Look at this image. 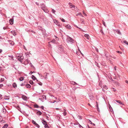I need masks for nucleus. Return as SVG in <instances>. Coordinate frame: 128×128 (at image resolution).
Listing matches in <instances>:
<instances>
[{"instance_id": "5", "label": "nucleus", "mask_w": 128, "mask_h": 128, "mask_svg": "<svg viewBox=\"0 0 128 128\" xmlns=\"http://www.w3.org/2000/svg\"><path fill=\"white\" fill-rule=\"evenodd\" d=\"M58 49L61 52L63 51L64 50L63 47L62 45H59L58 46Z\"/></svg>"}, {"instance_id": "61", "label": "nucleus", "mask_w": 128, "mask_h": 128, "mask_svg": "<svg viewBox=\"0 0 128 128\" xmlns=\"http://www.w3.org/2000/svg\"><path fill=\"white\" fill-rule=\"evenodd\" d=\"M30 65H31V66H32V64L31 63H30Z\"/></svg>"}, {"instance_id": "49", "label": "nucleus", "mask_w": 128, "mask_h": 128, "mask_svg": "<svg viewBox=\"0 0 128 128\" xmlns=\"http://www.w3.org/2000/svg\"><path fill=\"white\" fill-rule=\"evenodd\" d=\"M95 50H96V52H98V49L97 48H95Z\"/></svg>"}, {"instance_id": "6", "label": "nucleus", "mask_w": 128, "mask_h": 128, "mask_svg": "<svg viewBox=\"0 0 128 128\" xmlns=\"http://www.w3.org/2000/svg\"><path fill=\"white\" fill-rule=\"evenodd\" d=\"M1 110L2 112L4 114H5L6 112V109L4 107H2V108L1 109Z\"/></svg>"}, {"instance_id": "14", "label": "nucleus", "mask_w": 128, "mask_h": 128, "mask_svg": "<svg viewBox=\"0 0 128 128\" xmlns=\"http://www.w3.org/2000/svg\"><path fill=\"white\" fill-rule=\"evenodd\" d=\"M65 27L66 28L69 29H70L71 28V26L69 24L66 25L65 26Z\"/></svg>"}, {"instance_id": "42", "label": "nucleus", "mask_w": 128, "mask_h": 128, "mask_svg": "<svg viewBox=\"0 0 128 128\" xmlns=\"http://www.w3.org/2000/svg\"><path fill=\"white\" fill-rule=\"evenodd\" d=\"M52 11L53 13H54L56 12V11L53 9H52Z\"/></svg>"}, {"instance_id": "59", "label": "nucleus", "mask_w": 128, "mask_h": 128, "mask_svg": "<svg viewBox=\"0 0 128 128\" xmlns=\"http://www.w3.org/2000/svg\"><path fill=\"white\" fill-rule=\"evenodd\" d=\"M100 32H102V34H104V33H103V32L102 30H101Z\"/></svg>"}, {"instance_id": "12", "label": "nucleus", "mask_w": 128, "mask_h": 128, "mask_svg": "<svg viewBox=\"0 0 128 128\" xmlns=\"http://www.w3.org/2000/svg\"><path fill=\"white\" fill-rule=\"evenodd\" d=\"M8 42L9 44H10L12 45H13L14 44V42L12 41L11 40H8Z\"/></svg>"}, {"instance_id": "43", "label": "nucleus", "mask_w": 128, "mask_h": 128, "mask_svg": "<svg viewBox=\"0 0 128 128\" xmlns=\"http://www.w3.org/2000/svg\"><path fill=\"white\" fill-rule=\"evenodd\" d=\"M112 90L113 91H114L115 92L116 91V89L114 88H112Z\"/></svg>"}, {"instance_id": "18", "label": "nucleus", "mask_w": 128, "mask_h": 128, "mask_svg": "<svg viewBox=\"0 0 128 128\" xmlns=\"http://www.w3.org/2000/svg\"><path fill=\"white\" fill-rule=\"evenodd\" d=\"M84 36L86 37L88 40H89L90 39V36L89 35L87 34H85L84 35Z\"/></svg>"}, {"instance_id": "15", "label": "nucleus", "mask_w": 128, "mask_h": 128, "mask_svg": "<svg viewBox=\"0 0 128 128\" xmlns=\"http://www.w3.org/2000/svg\"><path fill=\"white\" fill-rule=\"evenodd\" d=\"M56 40L55 39H53L50 42H48V43L49 44L50 42H52L54 44H56Z\"/></svg>"}, {"instance_id": "62", "label": "nucleus", "mask_w": 128, "mask_h": 128, "mask_svg": "<svg viewBox=\"0 0 128 128\" xmlns=\"http://www.w3.org/2000/svg\"><path fill=\"white\" fill-rule=\"evenodd\" d=\"M56 109L57 110H59V108H56Z\"/></svg>"}, {"instance_id": "39", "label": "nucleus", "mask_w": 128, "mask_h": 128, "mask_svg": "<svg viewBox=\"0 0 128 128\" xmlns=\"http://www.w3.org/2000/svg\"><path fill=\"white\" fill-rule=\"evenodd\" d=\"M96 103L97 104H96V107L98 109V111H99V108L98 107V104H97V102H96Z\"/></svg>"}, {"instance_id": "46", "label": "nucleus", "mask_w": 128, "mask_h": 128, "mask_svg": "<svg viewBox=\"0 0 128 128\" xmlns=\"http://www.w3.org/2000/svg\"><path fill=\"white\" fill-rule=\"evenodd\" d=\"M83 13L84 14V15L85 16H87L86 14L85 13H84V11L83 12Z\"/></svg>"}, {"instance_id": "17", "label": "nucleus", "mask_w": 128, "mask_h": 128, "mask_svg": "<svg viewBox=\"0 0 128 128\" xmlns=\"http://www.w3.org/2000/svg\"><path fill=\"white\" fill-rule=\"evenodd\" d=\"M69 4L70 5V7L72 8H74L75 6L74 5H72L71 3H69Z\"/></svg>"}, {"instance_id": "52", "label": "nucleus", "mask_w": 128, "mask_h": 128, "mask_svg": "<svg viewBox=\"0 0 128 128\" xmlns=\"http://www.w3.org/2000/svg\"><path fill=\"white\" fill-rule=\"evenodd\" d=\"M44 75L46 76H47V74L46 73H45L44 74Z\"/></svg>"}, {"instance_id": "56", "label": "nucleus", "mask_w": 128, "mask_h": 128, "mask_svg": "<svg viewBox=\"0 0 128 128\" xmlns=\"http://www.w3.org/2000/svg\"><path fill=\"white\" fill-rule=\"evenodd\" d=\"M125 82H126V83H127V84H128V80H126L125 81Z\"/></svg>"}, {"instance_id": "48", "label": "nucleus", "mask_w": 128, "mask_h": 128, "mask_svg": "<svg viewBox=\"0 0 128 128\" xmlns=\"http://www.w3.org/2000/svg\"><path fill=\"white\" fill-rule=\"evenodd\" d=\"M38 28L41 30H42V27H39Z\"/></svg>"}, {"instance_id": "3", "label": "nucleus", "mask_w": 128, "mask_h": 128, "mask_svg": "<svg viewBox=\"0 0 128 128\" xmlns=\"http://www.w3.org/2000/svg\"><path fill=\"white\" fill-rule=\"evenodd\" d=\"M42 123L44 125H45V128H50L48 126L45 120H42Z\"/></svg>"}, {"instance_id": "35", "label": "nucleus", "mask_w": 128, "mask_h": 128, "mask_svg": "<svg viewBox=\"0 0 128 128\" xmlns=\"http://www.w3.org/2000/svg\"><path fill=\"white\" fill-rule=\"evenodd\" d=\"M124 43L128 45V43L127 41L126 40H124Z\"/></svg>"}, {"instance_id": "8", "label": "nucleus", "mask_w": 128, "mask_h": 128, "mask_svg": "<svg viewBox=\"0 0 128 128\" xmlns=\"http://www.w3.org/2000/svg\"><path fill=\"white\" fill-rule=\"evenodd\" d=\"M32 123L35 124L38 128H39L40 126L37 123H36V122L34 121V120H32Z\"/></svg>"}, {"instance_id": "40", "label": "nucleus", "mask_w": 128, "mask_h": 128, "mask_svg": "<svg viewBox=\"0 0 128 128\" xmlns=\"http://www.w3.org/2000/svg\"><path fill=\"white\" fill-rule=\"evenodd\" d=\"M63 114L64 116H65L66 114V112H64L63 113Z\"/></svg>"}, {"instance_id": "50", "label": "nucleus", "mask_w": 128, "mask_h": 128, "mask_svg": "<svg viewBox=\"0 0 128 128\" xmlns=\"http://www.w3.org/2000/svg\"><path fill=\"white\" fill-rule=\"evenodd\" d=\"M117 52L118 53L122 54V52L120 51H117Z\"/></svg>"}, {"instance_id": "41", "label": "nucleus", "mask_w": 128, "mask_h": 128, "mask_svg": "<svg viewBox=\"0 0 128 128\" xmlns=\"http://www.w3.org/2000/svg\"><path fill=\"white\" fill-rule=\"evenodd\" d=\"M4 80V78H1L0 80V82H2Z\"/></svg>"}, {"instance_id": "54", "label": "nucleus", "mask_w": 128, "mask_h": 128, "mask_svg": "<svg viewBox=\"0 0 128 128\" xmlns=\"http://www.w3.org/2000/svg\"><path fill=\"white\" fill-rule=\"evenodd\" d=\"M24 84L23 83L21 84V86H24Z\"/></svg>"}, {"instance_id": "28", "label": "nucleus", "mask_w": 128, "mask_h": 128, "mask_svg": "<svg viewBox=\"0 0 128 128\" xmlns=\"http://www.w3.org/2000/svg\"><path fill=\"white\" fill-rule=\"evenodd\" d=\"M8 126V124H6L4 125L2 128H6Z\"/></svg>"}, {"instance_id": "29", "label": "nucleus", "mask_w": 128, "mask_h": 128, "mask_svg": "<svg viewBox=\"0 0 128 128\" xmlns=\"http://www.w3.org/2000/svg\"><path fill=\"white\" fill-rule=\"evenodd\" d=\"M19 80L20 81H22L24 80V77H21L20 78Z\"/></svg>"}, {"instance_id": "33", "label": "nucleus", "mask_w": 128, "mask_h": 128, "mask_svg": "<svg viewBox=\"0 0 128 128\" xmlns=\"http://www.w3.org/2000/svg\"><path fill=\"white\" fill-rule=\"evenodd\" d=\"M103 88L106 89H107L108 88V87L106 85L104 86H103Z\"/></svg>"}, {"instance_id": "60", "label": "nucleus", "mask_w": 128, "mask_h": 128, "mask_svg": "<svg viewBox=\"0 0 128 128\" xmlns=\"http://www.w3.org/2000/svg\"><path fill=\"white\" fill-rule=\"evenodd\" d=\"M33 73V72H32L31 71V72H30V74H32Z\"/></svg>"}, {"instance_id": "1", "label": "nucleus", "mask_w": 128, "mask_h": 128, "mask_svg": "<svg viewBox=\"0 0 128 128\" xmlns=\"http://www.w3.org/2000/svg\"><path fill=\"white\" fill-rule=\"evenodd\" d=\"M40 5L41 8L46 13L48 12V10L46 9V7L45 5L43 4V3H42Z\"/></svg>"}, {"instance_id": "9", "label": "nucleus", "mask_w": 128, "mask_h": 128, "mask_svg": "<svg viewBox=\"0 0 128 128\" xmlns=\"http://www.w3.org/2000/svg\"><path fill=\"white\" fill-rule=\"evenodd\" d=\"M24 59V57L23 56H21L20 57L18 58V60L21 62H22V61Z\"/></svg>"}, {"instance_id": "13", "label": "nucleus", "mask_w": 128, "mask_h": 128, "mask_svg": "<svg viewBox=\"0 0 128 128\" xmlns=\"http://www.w3.org/2000/svg\"><path fill=\"white\" fill-rule=\"evenodd\" d=\"M114 102L115 103L116 102H118V103H119L120 104H122V103L121 102L120 100H114Z\"/></svg>"}, {"instance_id": "38", "label": "nucleus", "mask_w": 128, "mask_h": 128, "mask_svg": "<svg viewBox=\"0 0 128 128\" xmlns=\"http://www.w3.org/2000/svg\"><path fill=\"white\" fill-rule=\"evenodd\" d=\"M42 98H43L44 99L45 98V100H46V96H45L44 95H43L42 96Z\"/></svg>"}, {"instance_id": "47", "label": "nucleus", "mask_w": 128, "mask_h": 128, "mask_svg": "<svg viewBox=\"0 0 128 128\" xmlns=\"http://www.w3.org/2000/svg\"><path fill=\"white\" fill-rule=\"evenodd\" d=\"M9 56L10 57V58H11V59H10V60H11L12 59V56Z\"/></svg>"}, {"instance_id": "64", "label": "nucleus", "mask_w": 128, "mask_h": 128, "mask_svg": "<svg viewBox=\"0 0 128 128\" xmlns=\"http://www.w3.org/2000/svg\"><path fill=\"white\" fill-rule=\"evenodd\" d=\"M92 124L94 126H95V124H94L92 123Z\"/></svg>"}, {"instance_id": "16", "label": "nucleus", "mask_w": 128, "mask_h": 128, "mask_svg": "<svg viewBox=\"0 0 128 128\" xmlns=\"http://www.w3.org/2000/svg\"><path fill=\"white\" fill-rule=\"evenodd\" d=\"M76 116L78 118H79L80 120H82V117L76 114Z\"/></svg>"}, {"instance_id": "53", "label": "nucleus", "mask_w": 128, "mask_h": 128, "mask_svg": "<svg viewBox=\"0 0 128 128\" xmlns=\"http://www.w3.org/2000/svg\"><path fill=\"white\" fill-rule=\"evenodd\" d=\"M36 4H37L38 6H39V4L37 2H36Z\"/></svg>"}, {"instance_id": "25", "label": "nucleus", "mask_w": 128, "mask_h": 128, "mask_svg": "<svg viewBox=\"0 0 128 128\" xmlns=\"http://www.w3.org/2000/svg\"><path fill=\"white\" fill-rule=\"evenodd\" d=\"M13 86L14 88H16L17 87V85L15 83H14L13 84Z\"/></svg>"}, {"instance_id": "51", "label": "nucleus", "mask_w": 128, "mask_h": 128, "mask_svg": "<svg viewBox=\"0 0 128 128\" xmlns=\"http://www.w3.org/2000/svg\"><path fill=\"white\" fill-rule=\"evenodd\" d=\"M40 108H42V110L44 109V107L43 106H41Z\"/></svg>"}, {"instance_id": "23", "label": "nucleus", "mask_w": 128, "mask_h": 128, "mask_svg": "<svg viewBox=\"0 0 128 128\" xmlns=\"http://www.w3.org/2000/svg\"><path fill=\"white\" fill-rule=\"evenodd\" d=\"M26 87L28 88H30L31 87L30 85L29 84H27L26 85Z\"/></svg>"}, {"instance_id": "20", "label": "nucleus", "mask_w": 128, "mask_h": 128, "mask_svg": "<svg viewBox=\"0 0 128 128\" xmlns=\"http://www.w3.org/2000/svg\"><path fill=\"white\" fill-rule=\"evenodd\" d=\"M36 114L37 115L40 116L41 115L42 113L40 111H38L36 112Z\"/></svg>"}, {"instance_id": "11", "label": "nucleus", "mask_w": 128, "mask_h": 128, "mask_svg": "<svg viewBox=\"0 0 128 128\" xmlns=\"http://www.w3.org/2000/svg\"><path fill=\"white\" fill-rule=\"evenodd\" d=\"M9 22L11 25L14 22V19L13 18L10 19L9 20Z\"/></svg>"}, {"instance_id": "34", "label": "nucleus", "mask_w": 128, "mask_h": 128, "mask_svg": "<svg viewBox=\"0 0 128 128\" xmlns=\"http://www.w3.org/2000/svg\"><path fill=\"white\" fill-rule=\"evenodd\" d=\"M80 21L83 24H84V20H82V19H81L80 20Z\"/></svg>"}, {"instance_id": "37", "label": "nucleus", "mask_w": 128, "mask_h": 128, "mask_svg": "<svg viewBox=\"0 0 128 128\" xmlns=\"http://www.w3.org/2000/svg\"><path fill=\"white\" fill-rule=\"evenodd\" d=\"M109 108L111 111H113L112 109L110 106L109 107Z\"/></svg>"}, {"instance_id": "45", "label": "nucleus", "mask_w": 128, "mask_h": 128, "mask_svg": "<svg viewBox=\"0 0 128 128\" xmlns=\"http://www.w3.org/2000/svg\"><path fill=\"white\" fill-rule=\"evenodd\" d=\"M3 84H0V88H1L3 86Z\"/></svg>"}, {"instance_id": "44", "label": "nucleus", "mask_w": 128, "mask_h": 128, "mask_svg": "<svg viewBox=\"0 0 128 128\" xmlns=\"http://www.w3.org/2000/svg\"><path fill=\"white\" fill-rule=\"evenodd\" d=\"M102 23H103V24H104V25L105 26H106L105 24V23L104 22V21L102 20Z\"/></svg>"}, {"instance_id": "31", "label": "nucleus", "mask_w": 128, "mask_h": 128, "mask_svg": "<svg viewBox=\"0 0 128 128\" xmlns=\"http://www.w3.org/2000/svg\"><path fill=\"white\" fill-rule=\"evenodd\" d=\"M78 15H80L81 16H82V17H83V16L82 15V14L81 13H79L78 14H77L76 15V16H78Z\"/></svg>"}, {"instance_id": "58", "label": "nucleus", "mask_w": 128, "mask_h": 128, "mask_svg": "<svg viewBox=\"0 0 128 128\" xmlns=\"http://www.w3.org/2000/svg\"><path fill=\"white\" fill-rule=\"evenodd\" d=\"M31 31L33 33H35V32L33 30H31Z\"/></svg>"}, {"instance_id": "4", "label": "nucleus", "mask_w": 128, "mask_h": 128, "mask_svg": "<svg viewBox=\"0 0 128 128\" xmlns=\"http://www.w3.org/2000/svg\"><path fill=\"white\" fill-rule=\"evenodd\" d=\"M54 23L57 26H60V24L59 23L58 21L56 20H53Z\"/></svg>"}, {"instance_id": "27", "label": "nucleus", "mask_w": 128, "mask_h": 128, "mask_svg": "<svg viewBox=\"0 0 128 128\" xmlns=\"http://www.w3.org/2000/svg\"><path fill=\"white\" fill-rule=\"evenodd\" d=\"M37 82H38V84L40 86H42V83L41 82L38 81V80H37Z\"/></svg>"}, {"instance_id": "21", "label": "nucleus", "mask_w": 128, "mask_h": 128, "mask_svg": "<svg viewBox=\"0 0 128 128\" xmlns=\"http://www.w3.org/2000/svg\"><path fill=\"white\" fill-rule=\"evenodd\" d=\"M9 98L8 96H4V98L5 100H9L10 98Z\"/></svg>"}, {"instance_id": "19", "label": "nucleus", "mask_w": 128, "mask_h": 128, "mask_svg": "<svg viewBox=\"0 0 128 128\" xmlns=\"http://www.w3.org/2000/svg\"><path fill=\"white\" fill-rule=\"evenodd\" d=\"M22 98L24 100H26L27 99V97L24 96H23L22 97Z\"/></svg>"}, {"instance_id": "30", "label": "nucleus", "mask_w": 128, "mask_h": 128, "mask_svg": "<svg viewBox=\"0 0 128 128\" xmlns=\"http://www.w3.org/2000/svg\"><path fill=\"white\" fill-rule=\"evenodd\" d=\"M34 106L35 108H40V106H39L37 104H35L34 105Z\"/></svg>"}, {"instance_id": "57", "label": "nucleus", "mask_w": 128, "mask_h": 128, "mask_svg": "<svg viewBox=\"0 0 128 128\" xmlns=\"http://www.w3.org/2000/svg\"><path fill=\"white\" fill-rule=\"evenodd\" d=\"M2 51V50L1 49H0V52H1Z\"/></svg>"}, {"instance_id": "7", "label": "nucleus", "mask_w": 128, "mask_h": 128, "mask_svg": "<svg viewBox=\"0 0 128 128\" xmlns=\"http://www.w3.org/2000/svg\"><path fill=\"white\" fill-rule=\"evenodd\" d=\"M114 32H116L118 34H119L121 35V33L120 32V30H114Z\"/></svg>"}, {"instance_id": "10", "label": "nucleus", "mask_w": 128, "mask_h": 128, "mask_svg": "<svg viewBox=\"0 0 128 128\" xmlns=\"http://www.w3.org/2000/svg\"><path fill=\"white\" fill-rule=\"evenodd\" d=\"M114 82L115 84L116 85V86H119L120 85V84L118 82L116 81H114Z\"/></svg>"}, {"instance_id": "32", "label": "nucleus", "mask_w": 128, "mask_h": 128, "mask_svg": "<svg viewBox=\"0 0 128 128\" xmlns=\"http://www.w3.org/2000/svg\"><path fill=\"white\" fill-rule=\"evenodd\" d=\"M29 83L31 84H34V82L30 80L29 81Z\"/></svg>"}, {"instance_id": "36", "label": "nucleus", "mask_w": 128, "mask_h": 128, "mask_svg": "<svg viewBox=\"0 0 128 128\" xmlns=\"http://www.w3.org/2000/svg\"><path fill=\"white\" fill-rule=\"evenodd\" d=\"M60 20H62V22H65V20L64 19H63V18H60Z\"/></svg>"}, {"instance_id": "2", "label": "nucleus", "mask_w": 128, "mask_h": 128, "mask_svg": "<svg viewBox=\"0 0 128 128\" xmlns=\"http://www.w3.org/2000/svg\"><path fill=\"white\" fill-rule=\"evenodd\" d=\"M67 41L68 43H71L72 44L74 41V40L71 37L68 36L67 38Z\"/></svg>"}, {"instance_id": "26", "label": "nucleus", "mask_w": 128, "mask_h": 128, "mask_svg": "<svg viewBox=\"0 0 128 128\" xmlns=\"http://www.w3.org/2000/svg\"><path fill=\"white\" fill-rule=\"evenodd\" d=\"M32 78L34 80H36V78L33 75L32 76Z\"/></svg>"}, {"instance_id": "22", "label": "nucleus", "mask_w": 128, "mask_h": 128, "mask_svg": "<svg viewBox=\"0 0 128 128\" xmlns=\"http://www.w3.org/2000/svg\"><path fill=\"white\" fill-rule=\"evenodd\" d=\"M11 32L12 34L14 36H15L16 35V32H15L13 30Z\"/></svg>"}, {"instance_id": "55", "label": "nucleus", "mask_w": 128, "mask_h": 128, "mask_svg": "<svg viewBox=\"0 0 128 128\" xmlns=\"http://www.w3.org/2000/svg\"><path fill=\"white\" fill-rule=\"evenodd\" d=\"M79 126L80 128L82 127V128H83V127L82 126H81L80 124H79Z\"/></svg>"}, {"instance_id": "24", "label": "nucleus", "mask_w": 128, "mask_h": 128, "mask_svg": "<svg viewBox=\"0 0 128 128\" xmlns=\"http://www.w3.org/2000/svg\"><path fill=\"white\" fill-rule=\"evenodd\" d=\"M90 100H93L94 99V96L92 95L90 96Z\"/></svg>"}, {"instance_id": "63", "label": "nucleus", "mask_w": 128, "mask_h": 128, "mask_svg": "<svg viewBox=\"0 0 128 128\" xmlns=\"http://www.w3.org/2000/svg\"><path fill=\"white\" fill-rule=\"evenodd\" d=\"M72 82L74 83V84H76V83L74 82Z\"/></svg>"}]
</instances>
